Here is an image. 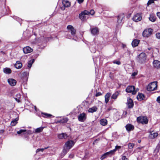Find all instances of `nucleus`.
<instances>
[{"label": "nucleus", "instance_id": "nucleus-1", "mask_svg": "<svg viewBox=\"0 0 160 160\" xmlns=\"http://www.w3.org/2000/svg\"><path fill=\"white\" fill-rule=\"evenodd\" d=\"M147 56L144 52L140 53L138 56L137 60L138 62L140 63H144L146 62Z\"/></svg>", "mask_w": 160, "mask_h": 160}, {"label": "nucleus", "instance_id": "nucleus-2", "mask_svg": "<svg viewBox=\"0 0 160 160\" xmlns=\"http://www.w3.org/2000/svg\"><path fill=\"white\" fill-rule=\"evenodd\" d=\"M75 142L72 140H69L67 141L65 143L66 148H64L63 150V152L66 154L69 149L74 145Z\"/></svg>", "mask_w": 160, "mask_h": 160}, {"label": "nucleus", "instance_id": "nucleus-3", "mask_svg": "<svg viewBox=\"0 0 160 160\" xmlns=\"http://www.w3.org/2000/svg\"><path fill=\"white\" fill-rule=\"evenodd\" d=\"M157 82H153L150 83L147 87V89L149 91L155 90L157 88Z\"/></svg>", "mask_w": 160, "mask_h": 160}, {"label": "nucleus", "instance_id": "nucleus-4", "mask_svg": "<svg viewBox=\"0 0 160 160\" xmlns=\"http://www.w3.org/2000/svg\"><path fill=\"white\" fill-rule=\"evenodd\" d=\"M137 122L142 124H146L148 122V120L146 117L140 116L137 118Z\"/></svg>", "mask_w": 160, "mask_h": 160}, {"label": "nucleus", "instance_id": "nucleus-5", "mask_svg": "<svg viewBox=\"0 0 160 160\" xmlns=\"http://www.w3.org/2000/svg\"><path fill=\"white\" fill-rule=\"evenodd\" d=\"M126 91L127 92L131 93L132 94H135L137 91L135 90V88L133 86H128L126 89Z\"/></svg>", "mask_w": 160, "mask_h": 160}, {"label": "nucleus", "instance_id": "nucleus-6", "mask_svg": "<svg viewBox=\"0 0 160 160\" xmlns=\"http://www.w3.org/2000/svg\"><path fill=\"white\" fill-rule=\"evenodd\" d=\"M88 13V11L86 10L82 12L81 13L79 14V18L82 21L86 20L87 18L86 15H87V13Z\"/></svg>", "mask_w": 160, "mask_h": 160}, {"label": "nucleus", "instance_id": "nucleus-7", "mask_svg": "<svg viewBox=\"0 0 160 160\" xmlns=\"http://www.w3.org/2000/svg\"><path fill=\"white\" fill-rule=\"evenodd\" d=\"M153 30L151 28H148L145 30L143 32L142 35L143 37H148L152 34Z\"/></svg>", "mask_w": 160, "mask_h": 160}, {"label": "nucleus", "instance_id": "nucleus-8", "mask_svg": "<svg viewBox=\"0 0 160 160\" xmlns=\"http://www.w3.org/2000/svg\"><path fill=\"white\" fill-rule=\"evenodd\" d=\"M87 114L84 112L80 113L78 117V120L81 122H84L86 119Z\"/></svg>", "mask_w": 160, "mask_h": 160}, {"label": "nucleus", "instance_id": "nucleus-9", "mask_svg": "<svg viewBox=\"0 0 160 160\" xmlns=\"http://www.w3.org/2000/svg\"><path fill=\"white\" fill-rule=\"evenodd\" d=\"M62 4L64 7L61 8V9L63 10L65 9V8H68L70 6L71 3L68 1L66 0H63L62 1Z\"/></svg>", "mask_w": 160, "mask_h": 160}, {"label": "nucleus", "instance_id": "nucleus-10", "mask_svg": "<svg viewBox=\"0 0 160 160\" xmlns=\"http://www.w3.org/2000/svg\"><path fill=\"white\" fill-rule=\"evenodd\" d=\"M67 28L68 30H70L71 34L72 36H74L75 34L76 30L73 26L71 25H68Z\"/></svg>", "mask_w": 160, "mask_h": 160}, {"label": "nucleus", "instance_id": "nucleus-11", "mask_svg": "<svg viewBox=\"0 0 160 160\" xmlns=\"http://www.w3.org/2000/svg\"><path fill=\"white\" fill-rule=\"evenodd\" d=\"M133 20L135 22L140 21L142 19L141 15L140 13H137L133 18Z\"/></svg>", "mask_w": 160, "mask_h": 160}, {"label": "nucleus", "instance_id": "nucleus-12", "mask_svg": "<svg viewBox=\"0 0 160 160\" xmlns=\"http://www.w3.org/2000/svg\"><path fill=\"white\" fill-rule=\"evenodd\" d=\"M127 104L129 108H132L133 106V103L132 100L130 98L127 99Z\"/></svg>", "mask_w": 160, "mask_h": 160}, {"label": "nucleus", "instance_id": "nucleus-13", "mask_svg": "<svg viewBox=\"0 0 160 160\" xmlns=\"http://www.w3.org/2000/svg\"><path fill=\"white\" fill-rule=\"evenodd\" d=\"M23 51L24 53L26 54L31 52L32 49L29 46H27L23 48Z\"/></svg>", "mask_w": 160, "mask_h": 160}, {"label": "nucleus", "instance_id": "nucleus-14", "mask_svg": "<svg viewBox=\"0 0 160 160\" xmlns=\"http://www.w3.org/2000/svg\"><path fill=\"white\" fill-rule=\"evenodd\" d=\"M91 33L93 35H97L98 34L99 30L97 27H95L91 29Z\"/></svg>", "mask_w": 160, "mask_h": 160}, {"label": "nucleus", "instance_id": "nucleus-15", "mask_svg": "<svg viewBox=\"0 0 160 160\" xmlns=\"http://www.w3.org/2000/svg\"><path fill=\"white\" fill-rule=\"evenodd\" d=\"M150 134L149 135V137L151 139H154L155 138L157 137L158 134L157 132H154L153 131H150L149 132Z\"/></svg>", "mask_w": 160, "mask_h": 160}, {"label": "nucleus", "instance_id": "nucleus-16", "mask_svg": "<svg viewBox=\"0 0 160 160\" xmlns=\"http://www.w3.org/2000/svg\"><path fill=\"white\" fill-rule=\"evenodd\" d=\"M8 81L10 85L12 86H15L17 83L15 80L12 78L8 79Z\"/></svg>", "mask_w": 160, "mask_h": 160}, {"label": "nucleus", "instance_id": "nucleus-17", "mask_svg": "<svg viewBox=\"0 0 160 160\" xmlns=\"http://www.w3.org/2000/svg\"><path fill=\"white\" fill-rule=\"evenodd\" d=\"M125 127L127 130L128 132L133 130L134 129V126L130 124H127Z\"/></svg>", "mask_w": 160, "mask_h": 160}, {"label": "nucleus", "instance_id": "nucleus-18", "mask_svg": "<svg viewBox=\"0 0 160 160\" xmlns=\"http://www.w3.org/2000/svg\"><path fill=\"white\" fill-rule=\"evenodd\" d=\"M140 42V40L138 39H134L132 43V45L133 47H135L137 46Z\"/></svg>", "mask_w": 160, "mask_h": 160}, {"label": "nucleus", "instance_id": "nucleus-19", "mask_svg": "<svg viewBox=\"0 0 160 160\" xmlns=\"http://www.w3.org/2000/svg\"><path fill=\"white\" fill-rule=\"evenodd\" d=\"M153 65L154 67L157 68H160V61L158 60H154L153 62Z\"/></svg>", "mask_w": 160, "mask_h": 160}, {"label": "nucleus", "instance_id": "nucleus-20", "mask_svg": "<svg viewBox=\"0 0 160 160\" xmlns=\"http://www.w3.org/2000/svg\"><path fill=\"white\" fill-rule=\"evenodd\" d=\"M145 98V97L144 95L141 93H138L137 96V99L140 101L143 100Z\"/></svg>", "mask_w": 160, "mask_h": 160}, {"label": "nucleus", "instance_id": "nucleus-21", "mask_svg": "<svg viewBox=\"0 0 160 160\" xmlns=\"http://www.w3.org/2000/svg\"><path fill=\"white\" fill-rule=\"evenodd\" d=\"M111 95L110 93L108 92L107 93L105 96V101L106 103L108 102Z\"/></svg>", "mask_w": 160, "mask_h": 160}, {"label": "nucleus", "instance_id": "nucleus-22", "mask_svg": "<svg viewBox=\"0 0 160 160\" xmlns=\"http://www.w3.org/2000/svg\"><path fill=\"white\" fill-rule=\"evenodd\" d=\"M98 110V108L96 106H94L89 108L88 111L89 112L93 113L96 112Z\"/></svg>", "mask_w": 160, "mask_h": 160}, {"label": "nucleus", "instance_id": "nucleus-23", "mask_svg": "<svg viewBox=\"0 0 160 160\" xmlns=\"http://www.w3.org/2000/svg\"><path fill=\"white\" fill-rule=\"evenodd\" d=\"M120 91H117L113 94L111 97V99H116L120 93Z\"/></svg>", "mask_w": 160, "mask_h": 160}, {"label": "nucleus", "instance_id": "nucleus-24", "mask_svg": "<svg viewBox=\"0 0 160 160\" xmlns=\"http://www.w3.org/2000/svg\"><path fill=\"white\" fill-rule=\"evenodd\" d=\"M68 137L67 135L64 133H62L58 135V137L60 139L66 138Z\"/></svg>", "mask_w": 160, "mask_h": 160}, {"label": "nucleus", "instance_id": "nucleus-25", "mask_svg": "<svg viewBox=\"0 0 160 160\" xmlns=\"http://www.w3.org/2000/svg\"><path fill=\"white\" fill-rule=\"evenodd\" d=\"M15 67L17 69L20 68L22 66V64L19 61H17L15 64Z\"/></svg>", "mask_w": 160, "mask_h": 160}, {"label": "nucleus", "instance_id": "nucleus-26", "mask_svg": "<svg viewBox=\"0 0 160 160\" xmlns=\"http://www.w3.org/2000/svg\"><path fill=\"white\" fill-rule=\"evenodd\" d=\"M124 17V15L123 14L118 15V23H121Z\"/></svg>", "mask_w": 160, "mask_h": 160}, {"label": "nucleus", "instance_id": "nucleus-27", "mask_svg": "<svg viewBox=\"0 0 160 160\" xmlns=\"http://www.w3.org/2000/svg\"><path fill=\"white\" fill-rule=\"evenodd\" d=\"M68 120V119L67 118H64L61 120L58 121H57V122L61 123H66Z\"/></svg>", "mask_w": 160, "mask_h": 160}, {"label": "nucleus", "instance_id": "nucleus-28", "mask_svg": "<svg viewBox=\"0 0 160 160\" xmlns=\"http://www.w3.org/2000/svg\"><path fill=\"white\" fill-rule=\"evenodd\" d=\"M110 151L107 152L104 154H103L101 157L100 159L101 160H103L108 155H112Z\"/></svg>", "mask_w": 160, "mask_h": 160}, {"label": "nucleus", "instance_id": "nucleus-29", "mask_svg": "<svg viewBox=\"0 0 160 160\" xmlns=\"http://www.w3.org/2000/svg\"><path fill=\"white\" fill-rule=\"evenodd\" d=\"M101 125L102 126L106 125L107 124V121L105 119H101L100 121Z\"/></svg>", "mask_w": 160, "mask_h": 160}, {"label": "nucleus", "instance_id": "nucleus-30", "mask_svg": "<svg viewBox=\"0 0 160 160\" xmlns=\"http://www.w3.org/2000/svg\"><path fill=\"white\" fill-rule=\"evenodd\" d=\"M21 98V95L19 94H17L16 96L14 98L18 102H20V99Z\"/></svg>", "mask_w": 160, "mask_h": 160}, {"label": "nucleus", "instance_id": "nucleus-31", "mask_svg": "<svg viewBox=\"0 0 160 160\" xmlns=\"http://www.w3.org/2000/svg\"><path fill=\"white\" fill-rule=\"evenodd\" d=\"M18 120V118H17L13 120L11 123V125L12 126H15L18 123L17 121Z\"/></svg>", "mask_w": 160, "mask_h": 160}, {"label": "nucleus", "instance_id": "nucleus-32", "mask_svg": "<svg viewBox=\"0 0 160 160\" xmlns=\"http://www.w3.org/2000/svg\"><path fill=\"white\" fill-rule=\"evenodd\" d=\"M121 148V147L119 146H116L115 148L112 150H111L110 151L111 153V154L113 155L117 149H120Z\"/></svg>", "mask_w": 160, "mask_h": 160}, {"label": "nucleus", "instance_id": "nucleus-33", "mask_svg": "<svg viewBox=\"0 0 160 160\" xmlns=\"http://www.w3.org/2000/svg\"><path fill=\"white\" fill-rule=\"evenodd\" d=\"M3 72L5 73L8 74L12 72L11 69L8 68H4L3 69Z\"/></svg>", "mask_w": 160, "mask_h": 160}, {"label": "nucleus", "instance_id": "nucleus-34", "mask_svg": "<svg viewBox=\"0 0 160 160\" xmlns=\"http://www.w3.org/2000/svg\"><path fill=\"white\" fill-rule=\"evenodd\" d=\"M149 18V20L152 22H155L156 20L155 16L152 14L150 15Z\"/></svg>", "mask_w": 160, "mask_h": 160}, {"label": "nucleus", "instance_id": "nucleus-35", "mask_svg": "<svg viewBox=\"0 0 160 160\" xmlns=\"http://www.w3.org/2000/svg\"><path fill=\"white\" fill-rule=\"evenodd\" d=\"M43 128H44L43 127H41L37 128V129H35V132L36 133L40 132L42 131Z\"/></svg>", "mask_w": 160, "mask_h": 160}, {"label": "nucleus", "instance_id": "nucleus-36", "mask_svg": "<svg viewBox=\"0 0 160 160\" xmlns=\"http://www.w3.org/2000/svg\"><path fill=\"white\" fill-rule=\"evenodd\" d=\"M34 61V60H31L29 61V62H28V67L29 68H30L31 67L32 64L33 63V62Z\"/></svg>", "mask_w": 160, "mask_h": 160}, {"label": "nucleus", "instance_id": "nucleus-37", "mask_svg": "<svg viewBox=\"0 0 160 160\" xmlns=\"http://www.w3.org/2000/svg\"><path fill=\"white\" fill-rule=\"evenodd\" d=\"M160 148V144L158 143L154 150L155 152L157 153L159 152Z\"/></svg>", "mask_w": 160, "mask_h": 160}, {"label": "nucleus", "instance_id": "nucleus-38", "mask_svg": "<svg viewBox=\"0 0 160 160\" xmlns=\"http://www.w3.org/2000/svg\"><path fill=\"white\" fill-rule=\"evenodd\" d=\"M88 13H87V15H93L95 13L94 11L93 10H91L90 12H89L88 11Z\"/></svg>", "mask_w": 160, "mask_h": 160}, {"label": "nucleus", "instance_id": "nucleus-39", "mask_svg": "<svg viewBox=\"0 0 160 160\" xmlns=\"http://www.w3.org/2000/svg\"><path fill=\"white\" fill-rule=\"evenodd\" d=\"M26 131V130L20 129V130L17 131V133L18 134H20Z\"/></svg>", "mask_w": 160, "mask_h": 160}, {"label": "nucleus", "instance_id": "nucleus-40", "mask_svg": "<svg viewBox=\"0 0 160 160\" xmlns=\"http://www.w3.org/2000/svg\"><path fill=\"white\" fill-rule=\"evenodd\" d=\"M42 114H43L45 116H43V117L45 118H48L51 117L52 115L49 114H48L47 113H42Z\"/></svg>", "mask_w": 160, "mask_h": 160}, {"label": "nucleus", "instance_id": "nucleus-41", "mask_svg": "<svg viewBox=\"0 0 160 160\" xmlns=\"http://www.w3.org/2000/svg\"><path fill=\"white\" fill-rule=\"evenodd\" d=\"M134 145V144L133 143H129L128 145V148L130 149H132Z\"/></svg>", "mask_w": 160, "mask_h": 160}, {"label": "nucleus", "instance_id": "nucleus-42", "mask_svg": "<svg viewBox=\"0 0 160 160\" xmlns=\"http://www.w3.org/2000/svg\"><path fill=\"white\" fill-rule=\"evenodd\" d=\"M155 35L157 38L160 39V33H157Z\"/></svg>", "mask_w": 160, "mask_h": 160}, {"label": "nucleus", "instance_id": "nucleus-43", "mask_svg": "<svg viewBox=\"0 0 160 160\" xmlns=\"http://www.w3.org/2000/svg\"><path fill=\"white\" fill-rule=\"evenodd\" d=\"M113 63L118 65H120L121 64V62L119 61H113Z\"/></svg>", "mask_w": 160, "mask_h": 160}, {"label": "nucleus", "instance_id": "nucleus-44", "mask_svg": "<svg viewBox=\"0 0 160 160\" xmlns=\"http://www.w3.org/2000/svg\"><path fill=\"white\" fill-rule=\"evenodd\" d=\"M44 151V149L43 148H39L36 151L37 153L39 152L40 151L43 152Z\"/></svg>", "mask_w": 160, "mask_h": 160}, {"label": "nucleus", "instance_id": "nucleus-45", "mask_svg": "<svg viewBox=\"0 0 160 160\" xmlns=\"http://www.w3.org/2000/svg\"><path fill=\"white\" fill-rule=\"evenodd\" d=\"M154 2V1L153 0H149L148 3L147 4L148 5L150 4H151L153 3Z\"/></svg>", "mask_w": 160, "mask_h": 160}, {"label": "nucleus", "instance_id": "nucleus-46", "mask_svg": "<svg viewBox=\"0 0 160 160\" xmlns=\"http://www.w3.org/2000/svg\"><path fill=\"white\" fill-rule=\"evenodd\" d=\"M128 160V159L126 158L125 156H122V160Z\"/></svg>", "mask_w": 160, "mask_h": 160}, {"label": "nucleus", "instance_id": "nucleus-47", "mask_svg": "<svg viewBox=\"0 0 160 160\" xmlns=\"http://www.w3.org/2000/svg\"><path fill=\"white\" fill-rule=\"evenodd\" d=\"M102 95L101 93L100 92H98L95 95L96 97H98Z\"/></svg>", "mask_w": 160, "mask_h": 160}, {"label": "nucleus", "instance_id": "nucleus-48", "mask_svg": "<svg viewBox=\"0 0 160 160\" xmlns=\"http://www.w3.org/2000/svg\"><path fill=\"white\" fill-rule=\"evenodd\" d=\"M157 101L160 104V96H159L157 98Z\"/></svg>", "mask_w": 160, "mask_h": 160}, {"label": "nucleus", "instance_id": "nucleus-49", "mask_svg": "<svg viewBox=\"0 0 160 160\" xmlns=\"http://www.w3.org/2000/svg\"><path fill=\"white\" fill-rule=\"evenodd\" d=\"M84 0H77L78 2L79 3H82L83 2Z\"/></svg>", "mask_w": 160, "mask_h": 160}, {"label": "nucleus", "instance_id": "nucleus-50", "mask_svg": "<svg viewBox=\"0 0 160 160\" xmlns=\"http://www.w3.org/2000/svg\"><path fill=\"white\" fill-rule=\"evenodd\" d=\"M74 155L73 154H70L69 156V158H73L74 157Z\"/></svg>", "mask_w": 160, "mask_h": 160}, {"label": "nucleus", "instance_id": "nucleus-51", "mask_svg": "<svg viewBox=\"0 0 160 160\" xmlns=\"http://www.w3.org/2000/svg\"><path fill=\"white\" fill-rule=\"evenodd\" d=\"M4 132V130H0V134H2Z\"/></svg>", "mask_w": 160, "mask_h": 160}, {"label": "nucleus", "instance_id": "nucleus-52", "mask_svg": "<svg viewBox=\"0 0 160 160\" xmlns=\"http://www.w3.org/2000/svg\"><path fill=\"white\" fill-rule=\"evenodd\" d=\"M157 15L158 17L160 19V12H157Z\"/></svg>", "mask_w": 160, "mask_h": 160}, {"label": "nucleus", "instance_id": "nucleus-53", "mask_svg": "<svg viewBox=\"0 0 160 160\" xmlns=\"http://www.w3.org/2000/svg\"><path fill=\"white\" fill-rule=\"evenodd\" d=\"M137 75V73L135 72H134L132 73V76H135Z\"/></svg>", "mask_w": 160, "mask_h": 160}, {"label": "nucleus", "instance_id": "nucleus-54", "mask_svg": "<svg viewBox=\"0 0 160 160\" xmlns=\"http://www.w3.org/2000/svg\"><path fill=\"white\" fill-rule=\"evenodd\" d=\"M1 52L3 54H5V52L2 51H1Z\"/></svg>", "mask_w": 160, "mask_h": 160}, {"label": "nucleus", "instance_id": "nucleus-55", "mask_svg": "<svg viewBox=\"0 0 160 160\" xmlns=\"http://www.w3.org/2000/svg\"><path fill=\"white\" fill-rule=\"evenodd\" d=\"M48 148H49V147H46V148H44L43 149H44V150H45V149H48Z\"/></svg>", "mask_w": 160, "mask_h": 160}, {"label": "nucleus", "instance_id": "nucleus-56", "mask_svg": "<svg viewBox=\"0 0 160 160\" xmlns=\"http://www.w3.org/2000/svg\"><path fill=\"white\" fill-rule=\"evenodd\" d=\"M141 142V140H138V142L139 143H140Z\"/></svg>", "mask_w": 160, "mask_h": 160}, {"label": "nucleus", "instance_id": "nucleus-57", "mask_svg": "<svg viewBox=\"0 0 160 160\" xmlns=\"http://www.w3.org/2000/svg\"><path fill=\"white\" fill-rule=\"evenodd\" d=\"M111 109L110 108H108V111H109Z\"/></svg>", "mask_w": 160, "mask_h": 160}, {"label": "nucleus", "instance_id": "nucleus-58", "mask_svg": "<svg viewBox=\"0 0 160 160\" xmlns=\"http://www.w3.org/2000/svg\"><path fill=\"white\" fill-rule=\"evenodd\" d=\"M150 49H151V48H148V50H150Z\"/></svg>", "mask_w": 160, "mask_h": 160}, {"label": "nucleus", "instance_id": "nucleus-59", "mask_svg": "<svg viewBox=\"0 0 160 160\" xmlns=\"http://www.w3.org/2000/svg\"><path fill=\"white\" fill-rule=\"evenodd\" d=\"M96 141H94L93 142V144Z\"/></svg>", "mask_w": 160, "mask_h": 160}, {"label": "nucleus", "instance_id": "nucleus-60", "mask_svg": "<svg viewBox=\"0 0 160 160\" xmlns=\"http://www.w3.org/2000/svg\"><path fill=\"white\" fill-rule=\"evenodd\" d=\"M158 143L160 144V141H159V142Z\"/></svg>", "mask_w": 160, "mask_h": 160}, {"label": "nucleus", "instance_id": "nucleus-61", "mask_svg": "<svg viewBox=\"0 0 160 160\" xmlns=\"http://www.w3.org/2000/svg\"><path fill=\"white\" fill-rule=\"evenodd\" d=\"M1 42V40H0V42Z\"/></svg>", "mask_w": 160, "mask_h": 160}]
</instances>
